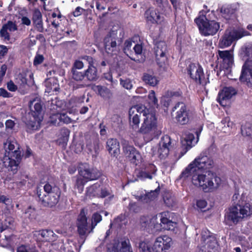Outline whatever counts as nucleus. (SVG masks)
<instances>
[{"label":"nucleus","instance_id":"nucleus-1","mask_svg":"<svg viewBox=\"0 0 252 252\" xmlns=\"http://www.w3.org/2000/svg\"><path fill=\"white\" fill-rule=\"evenodd\" d=\"M145 107L135 105L129 109V124L132 129H138L143 134L154 131L157 125V118L153 113H147Z\"/></svg>","mask_w":252,"mask_h":252},{"label":"nucleus","instance_id":"nucleus-2","mask_svg":"<svg viewBox=\"0 0 252 252\" xmlns=\"http://www.w3.org/2000/svg\"><path fill=\"white\" fill-rule=\"evenodd\" d=\"M6 153L3 158L4 166L14 173L17 170L21 159V151L19 144L13 138H8L4 143Z\"/></svg>","mask_w":252,"mask_h":252},{"label":"nucleus","instance_id":"nucleus-3","mask_svg":"<svg viewBox=\"0 0 252 252\" xmlns=\"http://www.w3.org/2000/svg\"><path fill=\"white\" fill-rule=\"evenodd\" d=\"M190 176L193 184L201 187L205 192L216 189L221 184V179L211 171L191 173Z\"/></svg>","mask_w":252,"mask_h":252},{"label":"nucleus","instance_id":"nucleus-4","mask_svg":"<svg viewBox=\"0 0 252 252\" xmlns=\"http://www.w3.org/2000/svg\"><path fill=\"white\" fill-rule=\"evenodd\" d=\"M214 166V162L213 159L207 156L206 152L202 153L182 172L180 177L186 179L190 176L191 173L210 171Z\"/></svg>","mask_w":252,"mask_h":252},{"label":"nucleus","instance_id":"nucleus-5","mask_svg":"<svg viewBox=\"0 0 252 252\" xmlns=\"http://www.w3.org/2000/svg\"><path fill=\"white\" fill-rule=\"evenodd\" d=\"M36 193L44 206L52 207L58 203L61 192L57 187L46 183L37 188Z\"/></svg>","mask_w":252,"mask_h":252},{"label":"nucleus","instance_id":"nucleus-6","mask_svg":"<svg viewBox=\"0 0 252 252\" xmlns=\"http://www.w3.org/2000/svg\"><path fill=\"white\" fill-rule=\"evenodd\" d=\"M252 214V204H246L244 206L237 205L231 207L225 215V221L237 223L241 219Z\"/></svg>","mask_w":252,"mask_h":252},{"label":"nucleus","instance_id":"nucleus-7","mask_svg":"<svg viewBox=\"0 0 252 252\" xmlns=\"http://www.w3.org/2000/svg\"><path fill=\"white\" fill-rule=\"evenodd\" d=\"M78 172L80 177L77 179L75 186L81 190H82L83 186L86 182L96 180L100 175L99 173L96 170L91 168L86 163L79 164Z\"/></svg>","mask_w":252,"mask_h":252},{"label":"nucleus","instance_id":"nucleus-8","mask_svg":"<svg viewBox=\"0 0 252 252\" xmlns=\"http://www.w3.org/2000/svg\"><path fill=\"white\" fill-rule=\"evenodd\" d=\"M200 32L204 36L213 35L220 28V24L214 20H208L204 16H199L194 20Z\"/></svg>","mask_w":252,"mask_h":252},{"label":"nucleus","instance_id":"nucleus-9","mask_svg":"<svg viewBox=\"0 0 252 252\" xmlns=\"http://www.w3.org/2000/svg\"><path fill=\"white\" fill-rule=\"evenodd\" d=\"M247 35H248V32L243 30H227L220 39L219 46L220 48L227 47L230 46L234 40Z\"/></svg>","mask_w":252,"mask_h":252},{"label":"nucleus","instance_id":"nucleus-10","mask_svg":"<svg viewBox=\"0 0 252 252\" xmlns=\"http://www.w3.org/2000/svg\"><path fill=\"white\" fill-rule=\"evenodd\" d=\"M156 62L160 67L164 69L168 65V51L165 42L160 41L156 43L154 47Z\"/></svg>","mask_w":252,"mask_h":252},{"label":"nucleus","instance_id":"nucleus-11","mask_svg":"<svg viewBox=\"0 0 252 252\" xmlns=\"http://www.w3.org/2000/svg\"><path fill=\"white\" fill-rule=\"evenodd\" d=\"M173 110H176L175 120L180 125L187 124L192 118L193 113L189 110L185 103L178 102L173 108Z\"/></svg>","mask_w":252,"mask_h":252},{"label":"nucleus","instance_id":"nucleus-12","mask_svg":"<svg viewBox=\"0 0 252 252\" xmlns=\"http://www.w3.org/2000/svg\"><path fill=\"white\" fill-rule=\"evenodd\" d=\"M86 215L85 210L82 209L76 221L77 232L83 239L86 238L90 233L93 232L91 231V225L87 221Z\"/></svg>","mask_w":252,"mask_h":252},{"label":"nucleus","instance_id":"nucleus-13","mask_svg":"<svg viewBox=\"0 0 252 252\" xmlns=\"http://www.w3.org/2000/svg\"><path fill=\"white\" fill-rule=\"evenodd\" d=\"M188 73L191 79L203 86L206 85L209 82L205 79L203 68L198 64L190 63L188 67Z\"/></svg>","mask_w":252,"mask_h":252},{"label":"nucleus","instance_id":"nucleus-14","mask_svg":"<svg viewBox=\"0 0 252 252\" xmlns=\"http://www.w3.org/2000/svg\"><path fill=\"white\" fill-rule=\"evenodd\" d=\"M121 143L124 156L131 162L136 164V161L141 158L139 153L132 145L129 144L128 141L123 140Z\"/></svg>","mask_w":252,"mask_h":252},{"label":"nucleus","instance_id":"nucleus-15","mask_svg":"<svg viewBox=\"0 0 252 252\" xmlns=\"http://www.w3.org/2000/svg\"><path fill=\"white\" fill-rule=\"evenodd\" d=\"M218 56L220 62V67L222 69H228L232 67L234 60L231 51H219Z\"/></svg>","mask_w":252,"mask_h":252},{"label":"nucleus","instance_id":"nucleus-16","mask_svg":"<svg viewBox=\"0 0 252 252\" xmlns=\"http://www.w3.org/2000/svg\"><path fill=\"white\" fill-rule=\"evenodd\" d=\"M240 80L246 82L248 86H252V57L248 59L243 65Z\"/></svg>","mask_w":252,"mask_h":252},{"label":"nucleus","instance_id":"nucleus-17","mask_svg":"<svg viewBox=\"0 0 252 252\" xmlns=\"http://www.w3.org/2000/svg\"><path fill=\"white\" fill-rule=\"evenodd\" d=\"M171 144V140L168 135H164L161 138L157 151L158 156L161 159L165 158L168 155Z\"/></svg>","mask_w":252,"mask_h":252},{"label":"nucleus","instance_id":"nucleus-18","mask_svg":"<svg viewBox=\"0 0 252 252\" xmlns=\"http://www.w3.org/2000/svg\"><path fill=\"white\" fill-rule=\"evenodd\" d=\"M237 94V91L232 87L224 88L219 93L218 97V102L222 106L229 104L230 99Z\"/></svg>","mask_w":252,"mask_h":252},{"label":"nucleus","instance_id":"nucleus-19","mask_svg":"<svg viewBox=\"0 0 252 252\" xmlns=\"http://www.w3.org/2000/svg\"><path fill=\"white\" fill-rule=\"evenodd\" d=\"M201 131H196L195 133L197 136L195 140L194 135L191 133H188L185 135L184 139L181 141L183 146V151L181 152V155L179 157L181 158L184 156L187 151L189 150L193 146L196 144L199 140V135Z\"/></svg>","mask_w":252,"mask_h":252},{"label":"nucleus","instance_id":"nucleus-20","mask_svg":"<svg viewBox=\"0 0 252 252\" xmlns=\"http://www.w3.org/2000/svg\"><path fill=\"white\" fill-rule=\"evenodd\" d=\"M107 252H133L128 240L115 243L107 247Z\"/></svg>","mask_w":252,"mask_h":252},{"label":"nucleus","instance_id":"nucleus-21","mask_svg":"<svg viewBox=\"0 0 252 252\" xmlns=\"http://www.w3.org/2000/svg\"><path fill=\"white\" fill-rule=\"evenodd\" d=\"M145 18L148 24H160L162 21L158 10L154 8H150L145 12Z\"/></svg>","mask_w":252,"mask_h":252},{"label":"nucleus","instance_id":"nucleus-22","mask_svg":"<svg viewBox=\"0 0 252 252\" xmlns=\"http://www.w3.org/2000/svg\"><path fill=\"white\" fill-rule=\"evenodd\" d=\"M17 30L16 24L11 21H8L4 24L0 31V35L5 41H8L10 39L9 32H13Z\"/></svg>","mask_w":252,"mask_h":252},{"label":"nucleus","instance_id":"nucleus-23","mask_svg":"<svg viewBox=\"0 0 252 252\" xmlns=\"http://www.w3.org/2000/svg\"><path fill=\"white\" fill-rule=\"evenodd\" d=\"M105 49L108 54H112L117 50L116 38L115 33H110L104 39Z\"/></svg>","mask_w":252,"mask_h":252},{"label":"nucleus","instance_id":"nucleus-24","mask_svg":"<svg viewBox=\"0 0 252 252\" xmlns=\"http://www.w3.org/2000/svg\"><path fill=\"white\" fill-rule=\"evenodd\" d=\"M29 107L31 110V115L32 117H42L41 113L42 110L40 100L37 97L30 100Z\"/></svg>","mask_w":252,"mask_h":252},{"label":"nucleus","instance_id":"nucleus-25","mask_svg":"<svg viewBox=\"0 0 252 252\" xmlns=\"http://www.w3.org/2000/svg\"><path fill=\"white\" fill-rule=\"evenodd\" d=\"M156 171V166L154 164H150L144 170L139 171L137 176L141 180H144L146 179H152Z\"/></svg>","mask_w":252,"mask_h":252},{"label":"nucleus","instance_id":"nucleus-26","mask_svg":"<svg viewBox=\"0 0 252 252\" xmlns=\"http://www.w3.org/2000/svg\"><path fill=\"white\" fill-rule=\"evenodd\" d=\"M32 21L37 31L39 32H43L44 28L42 16L40 11L37 8L35 9L33 11Z\"/></svg>","mask_w":252,"mask_h":252},{"label":"nucleus","instance_id":"nucleus-27","mask_svg":"<svg viewBox=\"0 0 252 252\" xmlns=\"http://www.w3.org/2000/svg\"><path fill=\"white\" fill-rule=\"evenodd\" d=\"M85 78L90 82L95 81L98 78L97 68L94 65H88V68L84 72Z\"/></svg>","mask_w":252,"mask_h":252},{"label":"nucleus","instance_id":"nucleus-28","mask_svg":"<svg viewBox=\"0 0 252 252\" xmlns=\"http://www.w3.org/2000/svg\"><path fill=\"white\" fill-rule=\"evenodd\" d=\"M106 148L111 155L115 156L119 151V143L116 139H108L106 142Z\"/></svg>","mask_w":252,"mask_h":252},{"label":"nucleus","instance_id":"nucleus-29","mask_svg":"<svg viewBox=\"0 0 252 252\" xmlns=\"http://www.w3.org/2000/svg\"><path fill=\"white\" fill-rule=\"evenodd\" d=\"M159 191V187L154 190H151L150 192L141 195L139 197V200L142 202L143 203H149L152 201L154 200L157 198Z\"/></svg>","mask_w":252,"mask_h":252},{"label":"nucleus","instance_id":"nucleus-30","mask_svg":"<svg viewBox=\"0 0 252 252\" xmlns=\"http://www.w3.org/2000/svg\"><path fill=\"white\" fill-rule=\"evenodd\" d=\"M45 92L48 93H57L59 91L60 87L57 80L54 78L49 79L45 82Z\"/></svg>","mask_w":252,"mask_h":252},{"label":"nucleus","instance_id":"nucleus-31","mask_svg":"<svg viewBox=\"0 0 252 252\" xmlns=\"http://www.w3.org/2000/svg\"><path fill=\"white\" fill-rule=\"evenodd\" d=\"M94 91L104 99H109L112 96V93L106 87L100 85L96 86L94 87Z\"/></svg>","mask_w":252,"mask_h":252},{"label":"nucleus","instance_id":"nucleus-32","mask_svg":"<svg viewBox=\"0 0 252 252\" xmlns=\"http://www.w3.org/2000/svg\"><path fill=\"white\" fill-rule=\"evenodd\" d=\"M91 6L93 8L95 6L96 10H94V12L96 15L101 17V12L105 9L106 5L103 2V0H93Z\"/></svg>","mask_w":252,"mask_h":252},{"label":"nucleus","instance_id":"nucleus-33","mask_svg":"<svg viewBox=\"0 0 252 252\" xmlns=\"http://www.w3.org/2000/svg\"><path fill=\"white\" fill-rule=\"evenodd\" d=\"M142 79L146 84L153 87L156 86L158 82V80L155 75L149 73H145Z\"/></svg>","mask_w":252,"mask_h":252},{"label":"nucleus","instance_id":"nucleus-34","mask_svg":"<svg viewBox=\"0 0 252 252\" xmlns=\"http://www.w3.org/2000/svg\"><path fill=\"white\" fill-rule=\"evenodd\" d=\"M57 235L51 229L42 230L43 241L49 242L55 241L57 240Z\"/></svg>","mask_w":252,"mask_h":252},{"label":"nucleus","instance_id":"nucleus-35","mask_svg":"<svg viewBox=\"0 0 252 252\" xmlns=\"http://www.w3.org/2000/svg\"><path fill=\"white\" fill-rule=\"evenodd\" d=\"M165 216V214L164 213L161 214L160 221L164 225L163 228L167 230H172L174 228L176 223L169 220Z\"/></svg>","mask_w":252,"mask_h":252},{"label":"nucleus","instance_id":"nucleus-36","mask_svg":"<svg viewBox=\"0 0 252 252\" xmlns=\"http://www.w3.org/2000/svg\"><path fill=\"white\" fill-rule=\"evenodd\" d=\"M164 202L169 207L173 206L175 203V198L171 192H165L163 195Z\"/></svg>","mask_w":252,"mask_h":252},{"label":"nucleus","instance_id":"nucleus-37","mask_svg":"<svg viewBox=\"0 0 252 252\" xmlns=\"http://www.w3.org/2000/svg\"><path fill=\"white\" fill-rule=\"evenodd\" d=\"M70 75L72 79L77 82H81L85 78L84 72L79 70H70Z\"/></svg>","mask_w":252,"mask_h":252},{"label":"nucleus","instance_id":"nucleus-38","mask_svg":"<svg viewBox=\"0 0 252 252\" xmlns=\"http://www.w3.org/2000/svg\"><path fill=\"white\" fill-rule=\"evenodd\" d=\"M220 13L222 16L226 19H229L230 16L234 13V9L229 5H223L220 8Z\"/></svg>","mask_w":252,"mask_h":252},{"label":"nucleus","instance_id":"nucleus-39","mask_svg":"<svg viewBox=\"0 0 252 252\" xmlns=\"http://www.w3.org/2000/svg\"><path fill=\"white\" fill-rule=\"evenodd\" d=\"M27 74L21 73L18 74L15 78L16 83L19 85L20 88L24 87L27 84Z\"/></svg>","mask_w":252,"mask_h":252},{"label":"nucleus","instance_id":"nucleus-40","mask_svg":"<svg viewBox=\"0 0 252 252\" xmlns=\"http://www.w3.org/2000/svg\"><path fill=\"white\" fill-rule=\"evenodd\" d=\"M33 120L29 122L27 125L28 126L32 129H36L39 126L40 122L42 121V117H32Z\"/></svg>","mask_w":252,"mask_h":252},{"label":"nucleus","instance_id":"nucleus-41","mask_svg":"<svg viewBox=\"0 0 252 252\" xmlns=\"http://www.w3.org/2000/svg\"><path fill=\"white\" fill-rule=\"evenodd\" d=\"M161 237H158L156 239L152 247V250L154 252H165L164 248L162 247Z\"/></svg>","mask_w":252,"mask_h":252},{"label":"nucleus","instance_id":"nucleus-42","mask_svg":"<svg viewBox=\"0 0 252 252\" xmlns=\"http://www.w3.org/2000/svg\"><path fill=\"white\" fill-rule=\"evenodd\" d=\"M159 237H161L162 247L164 248L165 251H166L173 244L172 239L167 235H163Z\"/></svg>","mask_w":252,"mask_h":252},{"label":"nucleus","instance_id":"nucleus-43","mask_svg":"<svg viewBox=\"0 0 252 252\" xmlns=\"http://www.w3.org/2000/svg\"><path fill=\"white\" fill-rule=\"evenodd\" d=\"M241 133L244 136H250L252 135V124L247 123L242 126Z\"/></svg>","mask_w":252,"mask_h":252},{"label":"nucleus","instance_id":"nucleus-44","mask_svg":"<svg viewBox=\"0 0 252 252\" xmlns=\"http://www.w3.org/2000/svg\"><path fill=\"white\" fill-rule=\"evenodd\" d=\"M102 220V216L98 213H94L92 217V222L91 224V231H93L98 223Z\"/></svg>","mask_w":252,"mask_h":252},{"label":"nucleus","instance_id":"nucleus-45","mask_svg":"<svg viewBox=\"0 0 252 252\" xmlns=\"http://www.w3.org/2000/svg\"><path fill=\"white\" fill-rule=\"evenodd\" d=\"M58 238V237L57 238ZM53 248L57 250H63L64 251L65 248L64 247V242L63 239H58L53 242H51Z\"/></svg>","mask_w":252,"mask_h":252},{"label":"nucleus","instance_id":"nucleus-46","mask_svg":"<svg viewBox=\"0 0 252 252\" xmlns=\"http://www.w3.org/2000/svg\"><path fill=\"white\" fill-rule=\"evenodd\" d=\"M17 252H37L33 246L21 245L17 248Z\"/></svg>","mask_w":252,"mask_h":252},{"label":"nucleus","instance_id":"nucleus-47","mask_svg":"<svg viewBox=\"0 0 252 252\" xmlns=\"http://www.w3.org/2000/svg\"><path fill=\"white\" fill-rule=\"evenodd\" d=\"M202 239L203 241H206L207 240L210 239V240L212 242V248L215 246V245L216 244V238L214 236H211L210 235V232L208 230H203L201 233Z\"/></svg>","mask_w":252,"mask_h":252},{"label":"nucleus","instance_id":"nucleus-48","mask_svg":"<svg viewBox=\"0 0 252 252\" xmlns=\"http://www.w3.org/2000/svg\"><path fill=\"white\" fill-rule=\"evenodd\" d=\"M37 216V213L34 209L29 207L25 213V217L28 218L30 220H34Z\"/></svg>","mask_w":252,"mask_h":252},{"label":"nucleus","instance_id":"nucleus-49","mask_svg":"<svg viewBox=\"0 0 252 252\" xmlns=\"http://www.w3.org/2000/svg\"><path fill=\"white\" fill-rule=\"evenodd\" d=\"M148 99L149 100V103L153 106L158 107V99L156 97L155 93L154 91H151L148 94Z\"/></svg>","mask_w":252,"mask_h":252},{"label":"nucleus","instance_id":"nucleus-50","mask_svg":"<svg viewBox=\"0 0 252 252\" xmlns=\"http://www.w3.org/2000/svg\"><path fill=\"white\" fill-rule=\"evenodd\" d=\"M58 119L60 122L64 124H69L72 122L71 119L65 113H61L58 116Z\"/></svg>","mask_w":252,"mask_h":252},{"label":"nucleus","instance_id":"nucleus-51","mask_svg":"<svg viewBox=\"0 0 252 252\" xmlns=\"http://www.w3.org/2000/svg\"><path fill=\"white\" fill-rule=\"evenodd\" d=\"M11 237L5 236V239L0 240V245L1 247L6 248H11L10 246Z\"/></svg>","mask_w":252,"mask_h":252},{"label":"nucleus","instance_id":"nucleus-52","mask_svg":"<svg viewBox=\"0 0 252 252\" xmlns=\"http://www.w3.org/2000/svg\"><path fill=\"white\" fill-rule=\"evenodd\" d=\"M120 84L124 88L127 90H130L132 87L131 82L129 79L124 80L121 79Z\"/></svg>","mask_w":252,"mask_h":252},{"label":"nucleus","instance_id":"nucleus-53","mask_svg":"<svg viewBox=\"0 0 252 252\" xmlns=\"http://www.w3.org/2000/svg\"><path fill=\"white\" fill-rule=\"evenodd\" d=\"M84 67L83 62L79 60H76L73 63L71 70H78L81 69Z\"/></svg>","mask_w":252,"mask_h":252},{"label":"nucleus","instance_id":"nucleus-54","mask_svg":"<svg viewBox=\"0 0 252 252\" xmlns=\"http://www.w3.org/2000/svg\"><path fill=\"white\" fill-rule=\"evenodd\" d=\"M222 127H227L228 128L232 127L233 126V122L230 121L229 117L224 118L222 120L220 123Z\"/></svg>","mask_w":252,"mask_h":252},{"label":"nucleus","instance_id":"nucleus-55","mask_svg":"<svg viewBox=\"0 0 252 252\" xmlns=\"http://www.w3.org/2000/svg\"><path fill=\"white\" fill-rule=\"evenodd\" d=\"M97 185H94L87 189V194L89 196H94L96 193V190L97 189Z\"/></svg>","mask_w":252,"mask_h":252},{"label":"nucleus","instance_id":"nucleus-56","mask_svg":"<svg viewBox=\"0 0 252 252\" xmlns=\"http://www.w3.org/2000/svg\"><path fill=\"white\" fill-rule=\"evenodd\" d=\"M140 224L143 227H146L150 223V219L148 217L143 216L140 218Z\"/></svg>","mask_w":252,"mask_h":252},{"label":"nucleus","instance_id":"nucleus-57","mask_svg":"<svg viewBox=\"0 0 252 252\" xmlns=\"http://www.w3.org/2000/svg\"><path fill=\"white\" fill-rule=\"evenodd\" d=\"M33 237L36 241H43L42 230L33 232Z\"/></svg>","mask_w":252,"mask_h":252},{"label":"nucleus","instance_id":"nucleus-58","mask_svg":"<svg viewBox=\"0 0 252 252\" xmlns=\"http://www.w3.org/2000/svg\"><path fill=\"white\" fill-rule=\"evenodd\" d=\"M44 60V57L41 55H37L34 59L33 64L37 65L41 64Z\"/></svg>","mask_w":252,"mask_h":252},{"label":"nucleus","instance_id":"nucleus-59","mask_svg":"<svg viewBox=\"0 0 252 252\" xmlns=\"http://www.w3.org/2000/svg\"><path fill=\"white\" fill-rule=\"evenodd\" d=\"M133 49L136 55H141L142 53L143 47L141 44H135Z\"/></svg>","mask_w":252,"mask_h":252},{"label":"nucleus","instance_id":"nucleus-60","mask_svg":"<svg viewBox=\"0 0 252 252\" xmlns=\"http://www.w3.org/2000/svg\"><path fill=\"white\" fill-rule=\"evenodd\" d=\"M85 11V9H84V8H83L80 6H78L75 8V10L72 12V14L74 17H78V16H80L83 13V12Z\"/></svg>","mask_w":252,"mask_h":252},{"label":"nucleus","instance_id":"nucleus-61","mask_svg":"<svg viewBox=\"0 0 252 252\" xmlns=\"http://www.w3.org/2000/svg\"><path fill=\"white\" fill-rule=\"evenodd\" d=\"M207 205V203L206 200L204 199H200L197 201L196 205L197 207L201 209H204Z\"/></svg>","mask_w":252,"mask_h":252},{"label":"nucleus","instance_id":"nucleus-62","mask_svg":"<svg viewBox=\"0 0 252 252\" xmlns=\"http://www.w3.org/2000/svg\"><path fill=\"white\" fill-rule=\"evenodd\" d=\"M7 87L8 90L11 92H15L17 90V85H15L13 81H10L7 84Z\"/></svg>","mask_w":252,"mask_h":252},{"label":"nucleus","instance_id":"nucleus-63","mask_svg":"<svg viewBox=\"0 0 252 252\" xmlns=\"http://www.w3.org/2000/svg\"><path fill=\"white\" fill-rule=\"evenodd\" d=\"M5 127L6 129H12L15 125V123L12 120H7L5 122Z\"/></svg>","mask_w":252,"mask_h":252},{"label":"nucleus","instance_id":"nucleus-64","mask_svg":"<svg viewBox=\"0 0 252 252\" xmlns=\"http://www.w3.org/2000/svg\"><path fill=\"white\" fill-rule=\"evenodd\" d=\"M132 45V42L129 40H126L125 42L124 51L126 53H127V52L130 50Z\"/></svg>","mask_w":252,"mask_h":252}]
</instances>
